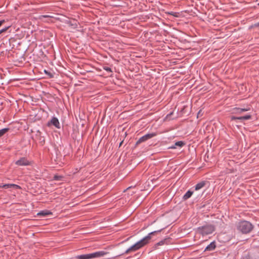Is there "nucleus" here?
Here are the masks:
<instances>
[{
  "instance_id": "f257e3e1",
  "label": "nucleus",
  "mask_w": 259,
  "mask_h": 259,
  "mask_svg": "<svg viewBox=\"0 0 259 259\" xmlns=\"http://www.w3.org/2000/svg\"><path fill=\"white\" fill-rule=\"evenodd\" d=\"M157 231H154L150 233L147 236L143 238L140 241L137 242L136 244L132 246L131 247H130L128 249H127L125 252V253L127 254L129 252L131 251H135L142 247L144 246L146 244H148L150 241V240L151 239V235L153 234H154L155 233H156Z\"/></svg>"
},
{
  "instance_id": "f03ea898",
  "label": "nucleus",
  "mask_w": 259,
  "mask_h": 259,
  "mask_svg": "<svg viewBox=\"0 0 259 259\" xmlns=\"http://www.w3.org/2000/svg\"><path fill=\"white\" fill-rule=\"evenodd\" d=\"M253 228L252 225L250 222L246 221L239 222L237 225V229L243 234L249 233Z\"/></svg>"
},
{
  "instance_id": "7ed1b4c3",
  "label": "nucleus",
  "mask_w": 259,
  "mask_h": 259,
  "mask_svg": "<svg viewBox=\"0 0 259 259\" xmlns=\"http://www.w3.org/2000/svg\"><path fill=\"white\" fill-rule=\"evenodd\" d=\"M107 254H108L107 252L104 251H99L90 254L78 255L76 256V258L78 259H92L103 257Z\"/></svg>"
},
{
  "instance_id": "20e7f679",
  "label": "nucleus",
  "mask_w": 259,
  "mask_h": 259,
  "mask_svg": "<svg viewBox=\"0 0 259 259\" xmlns=\"http://www.w3.org/2000/svg\"><path fill=\"white\" fill-rule=\"evenodd\" d=\"M214 231V228L212 225H207L199 227L197 229L198 232L202 236L211 234Z\"/></svg>"
},
{
  "instance_id": "39448f33",
  "label": "nucleus",
  "mask_w": 259,
  "mask_h": 259,
  "mask_svg": "<svg viewBox=\"0 0 259 259\" xmlns=\"http://www.w3.org/2000/svg\"><path fill=\"white\" fill-rule=\"evenodd\" d=\"M156 136V133H150L146 134L143 137H141L136 142V144L138 145L140 144L141 143L144 142L148 140V139H150L155 136Z\"/></svg>"
},
{
  "instance_id": "423d86ee",
  "label": "nucleus",
  "mask_w": 259,
  "mask_h": 259,
  "mask_svg": "<svg viewBox=\"0 0 259 259\" xmlns=\"http://www.w3.org/2000/svg\"><path fill=\"white\" fill-rule=\"evenodd\" d=\"M16 164L19 166H26L30 164L29 162L26 158L22 157L15 162Z\"/></svg>"
},
{
  "instance_id": "0eeeda50",
  "label": "nucleus",
  "mask_w": 259,
  "mask_h": 259,
  "mask_svg": "<svg viewBox=\"0 0 259 259\" xmlns=\"http://www.w3.org/2000/svg\"><path fill=\"white\" fill-rule=\"evenodd\" d=\"M51 124L54 125L56 127L59 128H60V123L58 119L56 117H53L50 122L49 123V124Z\"/></svg>"
},
{
  "instance_id": "6e6552de",
  "label": "nucleus",
  "mask_w": 259,
  "mask_h": 259,
  "mask_svg": "<svg viewBox=\"0 0 259 259\" xmlns=\"http://www.w3.org/2000/svg\"><path fill=\"white\" fill-rule=\"evenodd\" d=\"M0 188H3L5 189L13 188L14 189H20V187L15 184H5L3 185H0Z\"/></svg>"
},
{
  "instance_id": "1a4fd4ad",
  "label": "nucleus",
  "mask_w": 259,
  "mask_h": 259,
  "mask_svg": "<svg viewBox=\"0 0 259 259\" xmlns=\"http://www.w3.org/2000/svg\"><path fill=\"white\" fill-rule=\"evenodd\" d=\"M251 118V116L249 115H247L246 116H241V117H235V116H232L231 117V120H235V119H239V120H247Z\"/></svg>"
},
{
  "instance_id": "9d476101",
  "label": "nucleus",
  "mask_w": 259,
  "mask_h": 259,
  "mask_svg": "<svg viewBox=\"0 0 259 259\" xmlns=\"http://www.w3.org/2000/svg\"><path fill=\"white\" fill-rule=\"evenodd\" d=\"M52 214V212L48 210H44L40 211L37 213L38 215L46 217Z\"/></svg>"
},
{
  "instance_id": "9b49d317",
  "label": "nucleus",
  "mask_w": 259,
  "mask_h": 259,
  "mask_svg": "<svg viewBox=\"0 0 259 259\" xmlns=\"http://www.w3.org/2000/svg\"><path fill=\"white\" fill-rule=\"evenodd\" d=\"M205 185V182L204 181L198 183L195 187V190L198 191L202 188Z\"/></svg>"
},
{
  "instance_id": "f8f14e48",
  "label": "nucleus",
  "mask_w": 259,
  "mask_h": 259,
  "mask_svg": "<svg viewBox=\"0 0 259 259\" xmlns=\"http://www.w3.org/2000/svg\"><path fill=\"white\" fill-rule=\"evenodd\" d=\"M215 247V245L214 242H211L209 245H208L206 248L205 250H213Z\"/></svg>"
},
{
  "instance_id": "ddd939ff",
  "label": "nucleus",
  "mask_w": 259,
  "mask_h": 259,
  "mask_svg": "<svg viewBox=\"0 0 259 259\" xmlns=\"http://www.w3.org/2000/svg\"><path fill=\"white\" fill-rule=\"evenodd\" d=\"M193 192L191 191H188L186 192V193L184 195L183 198L185 200H186L189 198L192 195Z\"/></svg>"
},
{
  "instance_id": "4468645a",
  "label": "nucleus",
  "mask_w": 259,
  "mask_h": 259,
  "mask_svg": "<svg viewBox=\"0 0 259 259\" xmlns=\"http://www.w3.org/2000/svg\"><path fill=\"white\" fill-rule=\"evenodd\" d=\"M184 143L182 141H178V142H177L175 143V146H172L171 147V148H176V146H179V147H182V146H183L184 145Z\"/></svg>"
},
{
  "instance_id": "2eb2a0df",
  "label": "nucleus",
  "mask_w": 259,
  "mask_h": 259,
  "mask_svg": "<svg viewBox=\"0 0 259 259\" xmlns=\"http://www.w3.org/2000/svg\"><path fill=\"white\" fill-rule=\"evenodd\" d=\"M9 131V128H5L0 130V137L3 136L5 134H6Z\"/></svg>"
},
{
  "instance_id": "dca6fc26",
  "label": "nucleus",
  "mask_w": 259,
  "mask_h": 259,
  "mask_svg": "<svg viewBox=\"0 0 259 259\" xmlns=\"http://www.w3.org/2000/svg\"><path fill=\"white\" fill-rule=\"evenodd\" d=\"M237 110H238V113H241L242 112L247 111L248 109L241 108V109H237Z\"/></svg>"
},
{
  "instance_id": "f3484780",
  "label": "nucleus",
  "mask_w": 259,
  "mask_h": 259,
  "mask_svg": "<svg viewBox=\"0 0 259 259\" xmlns=\"http://www.w3.org/2000/svg\"><path fill=\"white\" fill-rule=\"evenodd\" d=\"M9 27H6L2 30H0V34L3 32H6L8 29Z\"/></svg>"
},
{
  "instance_id": "a211bd4d",
  "label": "nucleus",
  "mask_w": 259,
  "mask_h": 259,
  "mask_svg": "<svg viewBox=\"0 0 259 259\" xmlns=\"http://www.w3.org/2000/svg\"><path fill=\"white\" fill-rule=\"evenodd\" d=\"M165 242V240H162V241H161L160 242H159L158 243H157L156 245H162L164 244Z\"/></svg>"
},
{
  "instance_id": "6ab92c4d",
  "label": "nucleus",
  "mask_w": 259,
  "mask_h": 259,
  "mask_svg": "<svg viewBox=\"0 0 259 259\" xmlns=\"http://www.w3.org/2000/svg\"><path fill=\"white\" fill-rule=\"evenodd\" d=\"M49 17V16L48 15H42V16H40L39 18L41 19V20H42L43 18H48Z\"/></svg>"
},
{
  "instance_id": "aec40b11",
  "label": "nucleus",
  "mask_w": 259,
  "mask_h": 259,
  "mask_svg": "<svg viewBox=\"0 0 259 259\" xmlns=\"http://www.w3.org/2000/svg\"><path fill=\"white\" fill-rule=\"evenodd\" d=\"M62 178V177H60V176H55L54 177V179H55V180H60V178Z\"/></svg>"
},
{
  "instance_id": "412c9836",
  "label": "nucleus",
  "mask_w": 259,
  "mask_h": 259,
  "mask_svg": "<svg viewBox=\"0 0 259 259\" xmlns=\"http://www.w3.org/2000/svg\"><path fill=\"white\" fill-rule=\"evenodd\" d=\"M106 71H108V72H111V70L110 68L109 67H106L104 68Z\"/></svg>"
},
{
  "instance_id": "4be33fe9",
  "label": "nucleus",
  "mask_w": 259,
  "mask_h": 259,
  "mask_svg": "<svg viewBox=\"0 0 259 259\" xmlns=\"http://www.w3.org/2000/svg\"><path fill=\"white\" fill-rule=\"evenodd\" d=\"M5 22V20H1L0 21V26H2V25Z\"/></svg>"
},
{
  "instance_id": "5701e85b",
  "label": "nucleus",
  "mask_w": 259,
  "mask_h": 259,
  "mask_svg": "<svg viewBox=\"0 0 259 259\" xmlns=\"http://www.w3.org/2000/svg\"><path fill=\"white\" fill-rule=\"evenodd\" d=\"M254 27H259V22L258 23H257L256 24H255L254 25H253Z\"/></svg>"
},
{
  "instance_id": "b1692460",
  "label": "nucleus",
  "mask_w": 259,
  "mask_h": 259,
  "mask_svg": "<svg viewBox=\"0 0 259 259\" xmlns=\"http://www.w3.org/2000/svg\"><path fill=\"white\" fill-rule=\"evenodd\" d=\"M258 5H259V4H258Z\"/></svg>"
}]
</instances>
